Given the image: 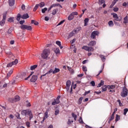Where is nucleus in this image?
<instances>
[{
  "label": "nucleus",
  "mask_w": 128,
  "mask_h": 128,
  "mask_svg": "<svg viewBox=\"0 0 128 128\" xmlns=\"http://www.w3.org/2000/svg\"><path fill=\"white\" fill-rule=\"evenodd\" d=\"M50 50L49 48L44 49L42 54V58L44 60H48L50 58Z\"/></svg>",
  "instance_id": "obj_1"
},
{
  "label": "nucleus",
  "mask_w": 128,
  "mask_h": 128,
  "mask_svg": "<svg viewBox=\"0 0 128 128\" xmlns=\"http://www.w3.org/2000/svg\"><path fill=\"white\" fill-rule=\"evenodd\" d=\"M21 114H22V116H29L30 120H32L33 116L32 111H30V110H23L22 111Z\"/></svg>",
  "instance_id": "obj_2"
},
{
  "label": "nucleus",
  "mask_w": 128,
  "mask_h": 128,
  "mask_svg": "<svg viewBox=\"0 0 128 128\" xmlns=\"http://www.w3.org/2000/svg\"><path fill=\"white\" fill-rule=\"evenodd\" d=\"M30 16H28V14H24L23 16H21L20 14H18L17 15V20H20V18H23V20H26V18H28Z\"/></svg>",
  "instance_id": "obj_3"
},
{
  "label": "nucleus",
  "mask_w": 128,
  "mask_h": 128,
  "mask_svg": "<svg viewBox=\"0 0 128 128\" xmlns=\"http://www.w3.org/2000/svg\"><path fill=\"white\" fill-rule=\"evenodd\" d=\"M78 13L76 12H72L68 16V20H74V16H78Z\"/></svg>",
  "instance_id": "obj_4"
},
{
  "label": "nucleus",
  "mask_w": 128,
  "mask_h": 128,
  "mask_svg": "<svg viewBox=\"0 0 128 128\" xmlns=\"http://www.w3.org/2000/svg\"><path fill=\"white\" fill-rule=\"evenodd\" d=\"M44 2H41L39 4H36L33 10L34 12H36L38 10V6H40V8H44Z\"/></svg>",
  "instance_id": "obj_5"
},
{
  "label": "nucleus",
  "mask_w": 128,
  "mask_h": 128,
  "mask_svg": "<svg viewBox=\"0 0 128 128\" xmlns=\"http://www.w3.org/2000/svg\"><path fill=\"white\" fill-rule=\"evenodd\" d=\"M112 15L113 16V18H114V20H116L117 22H120L122 20V17L118 16V14L116 13H113L112 14Z\"/></svg>",
  "instance_id": "obj_6"
},
{
  "label": "nucleus",
  "mask_w": 128,
  "mask_h": 128,
  "mask_svg": "<svg viewBox=\"0 0 128 128\" xmlns=\"http://www.w3.org/2000/svg\"><path fill=\"white\" fill-rule=\"evenodd\" d=\"M121 96H122V98H126V96H128V89H126V88L124 87L123 88V90L121 93Z\"/></svg>",
  "instance_id": "obj_7"
},
{
  "label": "nucleus",
  "mask_w": 128,
  "mask_h": 128,
  "mask_svg": "<svg viewBox=\"0 0 128 128\" xmlns=\"http://www.w3.org/2000/svg\"><path fill=\"white\" fill-rule=\"evenodd\" d=\"M82 49L87 52H94V48L92 47H90L86 46H82Z\"/></svg>",
  "instance_id": "obj_8"
},
{
  "label": "nucleus",
  "mask_w": 128,
  "mask_h": 128,
  "mask_svg": "<svg viewBox=\"0 0 128 128\" xmlns=\"http://www.w3.org/2000/svg\"><path fill=\"white\" fill-rule=\"evenodd\" d=\"M79 31H80V30L78 28H77L76 30H73L72 32H71L69 34L68 38H72V36H74V34L78 32Z\"/></svg>",
  "instance_id": "obj_9"
},
{
  "label": "nucleus",
  "mask_w": 128,
  "mask_h": 128,
  "mask_svg": "<svg viewBox=\"0 0 128 128\" xmlns=\"http://www.w3.org/2000/svg\"><path fill=\"white\" fill-rule=\"evenodd\" d=\"M60 96H58L56 99L54 100V102H52V106H56V104H60Z\"/></svg>",
  "instance_id": "obj_10"
},
{
  "label": "nucleus",
  "mask_w": 128,
  "mask_h": 128,
  "mask_svg": "<svg viewBox=\"0 0 128 128\" xmlns=\"http://www.w3.org/2000/svg\"><path fill=\"white\" fill-rule=\"evenodd\" d=\"M6 14H4L3 15V18L0 22V25L2 26L6 24Z\"/></svg>",
  "instance_id": "obj_11"
},
{
  "label": "nucleus",
  "mask_w": 128,
  "mask_h": 128,
  "mask_svg": "<svg viewBox=\"0 0 128 128\" xmlns=\"http://www.w3.org/2000/svg\"><path fill=\"white\" fill-rule=\"evenodd\" d=\"M96 36H98V32L94 31L93 32H92V33L91 34L92 38H96Z\"/></svg>",
  "instance_id": "obj_12"
},
{
  "label": "nucleus",
  "mask_w": 128,
  "mask_h": 128,
  "mask_svg": "<svg viewBox=\"0 0 128 128\" xmlns=\"http://www.w3.org/2000/svg\"><path fill=\"white\" fill-rule=\"evenodd\" d=\"M71 84H72V82H70V80H68L66 83V88L67 90H70V86Z\"/></svg>",
  "instance_id": "obj_13"
},
{
  "label": "nucleus",
  "mask_w": 128,
  "mask_h": 128,
  "mask_svg": "<svg viewBox=\"0 0 128 128\" xmlns=\"http://www.w3.org/2000/svg\"><path fill=\"white\" fill-rule=\"evenodd\" d=\"M37 80L38 76L34 75L32 76V78L30 79V82H36Z\"/></svg>",
  "instance_id": "obj_14"
},
{
  "label": "nucleus",
  "mask_w": 128,
  "mask_h": 128,
  "mask_svg": "<svg viewBox=\"0 0 128 128\" xmlns=\"http://www.w3.org/2000/svg\"><path fill=\"white\" fill-rule=\"evenodd\" d=\"M5 52L6 54H8L9 56V58H12L13 55H12V53L10 52V50H8H8H5Z\"/></svg>",
  "instance_id": "obj_15"
},
{
  "label": "nucleus",
  "mask_w": 128,
  "mask_h": 128,
  "mask_svg": "<svg viewBox=\"0 0 128 128\" xmlns=\"http://www.w3.org/2000/svg\"><path fill=\"white\" fill-rule=\"evenodd\" d=\"M12 72H14V70L12 69L7 74V76H6L7 78H10V76H12Z\"/></svg>",
  "instance_id": "obj_16"
},
{
  "label": "nucleus",
  "mask_w": 128,
  "mask_h": 128,
  "mask_svg": "<svg viewBox=\"0 0 128 128\" xmlns=\"http://www.w3.org/2000/svg\"><path fill=\"white\" fill-rule=\"evenodd\" d=\"M96 41H92L88 44V46H96Z\"/></svg>",
  "instance_id": "obj_17"
},
{
  "label": "nucleus",
  "mask_w": 128,
  "mask_h": 128,
  "mask_svg": "<svg viewBox=\"0 0 128 128\" xmlns=\"http://www.w3.org/2000/svg\"><path fill=\"white\" fill-rule=\"evenodd\" d=\"M48 112H46L44 113V116L43 118V120L41 122V123L42 124V122H44V120H46V118H48Z\"/></svg>",
  "instance_id": "obj_18"
},
{
  "label": "nucleus",
  "mask_w": 128,
  "mask_h": 128,
  "mask_svg": "<svg viewBox=\"0 0 128 128\" xmlns=\"http://www.w3.org/2000/svg\"><path fill=\"white\" fill-rule=\"evenodd\" d=\"M8 4L10 6H12L14 4V0H8Z\"/></svg>",
  "instance_id": "obj_19"
},
{
  "label": "nucleus",
  "mask_w": 128,
  "mask_h": 128,
  "mask_svg": "<svg viewBox=\"0 0 128 128\" xmlns=\"http://www.w3.org/2000/svg\"><path fill=\"white\" fill-rule=\"evenodd\" d=\"M106 88L109 90H114L116 88V86H114V85H112V86L108 85L106 86Z\"/></svg>",
  "instance_id": "obj_20"
},
{
  "label": "nucleus",
  "mask_w": 128,
  "mask_h": 128,
  "mask_svg": "<svg viewBox=\"0 0 128 128\" xmlns=\"http://www.w3.org/2000/svg\"><path fill=\"white\" fill-rule=\"evenodd\" d=\"M20 100V96H16L14 98V102H18L19 100Z\"/></svg>",
  "instance_id": "obj_21"
},
{
  "label": "nucleus",
  "mask_w": 128,
  "mask_h": 128,
  "mask_svg": "<svg viewBox=\"0 0 128 128\" xmlns=\"http://www.w3.org/2000/svg\"><path fill=\"white\" fill-rule=\"evenodd\" d=\"M57 72H60V68H55V70H54L53 74H56Z\"/></svg>",
  "instance_id": "obj_22"
},
{
  "label": "nucleus",
  "mask_w": 128,
  "mask_h": 128,
  "mask_svg": "<svg viewBox=\"0 0 128 128\" xmlns=\"http://www.w3.org/2000/svg\"><path fill=\"white\" fill-rule=\"evenodd\" d=\"M104 80H102L98 84V88H100L102 86H104Z\"/></svg>",
  "instance_id": "obj_23"
},
{
  "label": "nucleus",
  "mask_w": 128,
  "mask_h": 128,
  "mask_svg": "<svg viewBox=\"0 0 128 128\" xmlns=\"http://www.w3.org/2000/svg\"><path fill=\"white\" fill-rule=\"evenodd\" d=\"M36 68H38V65L35 64L32 66H31L30 70H36Z\"/></svg>",
  "instance_id": "obj_24"
},
{
  "label": "nucleus",
  "mask_w": 128,
  "mask_h": 128,
  "mask_svg": "<svg viewBox=\"0 0 128 128\" xmlns=\"http://www.w3.org/2000/svg\"><path fill=\"white\" fill-rule=\"evenodd\" d=\"M124 24H128V16H126L124 17Z\"/></svg>",
  "instance_id": "obj_25"
},
{
  "label": "nucleus",
  "mask_w": 128,
  "mask_h": 128,
  "mask_svg": "<svg viewBox=\"0 0 128 128\" xmlns=\"http://www.w3.org/2000/svg\"><path fill=\"white\" fill-rule=\"evenodd\" d=\"M84 26H88V18H86L84 20Z\"/></svg>",
  "instance_id": "obj_26"
},
{
  "label": "nucleus",
  "mask_w": 128,
  "mask_h": 128,
  "mask_svg": "<svg viewBox=\"0 0 128 128\" xmlns=\"http://www.w3.org/2000/svg\"><path fill=\"white\" fill-rule=\"evenodd\" d=\"M56 44H58V46H60V48L62 50V46L61 44H60V41H56Z\"/></svg>",
  "instance_id": "obj_27"
},
{
  "label": "nucleus",
  "mask_w": 128,
  "mask_h": 128,
  "mask_svg": "<svg viewBox=\"0 0 128 128\" xmlns=\"http://www.w3.org/2000/svg\"><path fill=\"white\" fill-rule=\"evenodd\" d=\"M26 30H32V26L26 25Z\"/></svg>",
  "instance_id": "obj_28"
},
{
  "label": "nucleus",
  "mask_w": 128,
  "mask_h": 128,
  "mask_svg": "<svg viewBox=\"0 0 128 128\" xmlns=\"http://www.w3.org/2000/svg\"><path fill=\"white\" fill-rule=\"evenodd\" d=\"M118 0H114L112 4V5L110 6V8H112L116 4V2H118Z\"/></svg>",
  "instance_id": "obj_29"
},
{
  "label": "nucleus",
  "mask_w": 128,
  "mask_h": 128,
  "mask_svg": "<svg viewBox=\"0 0 128 128\" xmlns=\"http://www.w3.org/2000/svg\"><path fill=\"white\" fill-rule=\"evenodd\" d=\"M82 70H83V72H85V74H86V72H88V68H86V66H82Z\"/></svg>",
  "instance_id": "obj_30"
},
{
  "label": "nucleus",
  "mask_w": 128,
  "mask_h": 128,
  "mask_svg": "<svg viewBox=\"0 0 128 128\" xmlns=\"http://www.w3.org/2000/svg\"><path fill=\"white\" fill-rule=\"evenodd\" d=\"M20 28L22 30H26V25H24V24H22L20 26Z\"/></svg>",
  "instance_id": "obj_31"
},
{
  "label": "nucleus",
  "mask_w": 128,
  "mask_h": 128,
  "mask_svg": "<svg viewBox=\"0 0 128 128\" xmlns=\"http://www.w3.org/2000/svg\"><path fill=\"white\" fill-rule=\"evenodd\" d=\"M120 120V116L118 114L116 115V122H118V120Z\"/></svg>",
  "instance_id": "obj_32"
},
{
  "label": "nucleus",
  "mask_w": 128,
  "mask_h": 128,
  "mask_svg": "<svg viewBox=\"0 0 128 128\" xmlns=\"http://www.w3.org/2000/svg\"><path fill=\"white\" fill-rule=\"evenodd\" d=\"M8 22H14V18L10 17L9 18H8Z\"/></svg>",
  "instance_id": "obj_33"
},
{
  "label": "nucleus",
  "mask_w": 128,
  "mask_h": 128,
  "mask_svg": "<svg viewBox=\"0 0 128 128\" xmlns=\"http://www.w3.org/2000/svg\"><path fill=\"white\" fill-rule=\"evenodd\" d=\"M12 64H13V66H14V64H16L18 62V60L16 59L14 60V61L12 62Z\"/></svg>",
  "instance_id": "obj_34"
},
{
  "label": "nucleus",
  "mask_w": 128,
  "mask_h": 128,
  "mask_svg": "<svg viewBox=\"0 0 128 128\" xmlns=\"http://www.w3.org/2000/svg\"><path fill=\"white\" fill-rule=\"evenodd\" d=\"M48 10V8H44L42 10V14H45V12Z\"/></svg>",
  "instance_id": "obj_35"
},
{
  "label": "nucleus",
  "mask_w": 128,
  "mask_h": 128,
  "mask_svg": "<svg viewBox=\"0 0 128 128\" xmlns=\"http://www.w3.org/2000/svg\"><path fill=\"white\" fill-rule=\"evenodd\" d=\"M108 26H114V22L110 20L108 22Z\"/></svg>",
  "instance_id": "obj_36"
},
{
  "label": "nucleus",
  "mask_w": 128,
  "mask_h": 128,
  "mask_svg": "<svg viewBox=\"0 0 128 128\" xmlns=\"http://www.w3.org/2000/svg\"><path fill=\"white\" fill-rule=\"evenodd\" d=\"M55 53L58 54H60V49L58 48H56L54 50Z\"/></svg>",
  "instance_id": "obj_37"
},
{
  "label": "nucleus",
  "mask_w": 128,
  "mask_h": 128,
  "mask_svg": "<svg viewBox=\"0 0 128 128\" xmlns=\"http://www.w3.org/2000/svg\"><path fill=\"white\" fill-rule=\"evenodd\" d=\"M58 114H60V110H55V113H54L55 116H58Z\"/></svg>",
  "instance_id": "obj_38"
},
{
  "label": "nucleus",
  "mask_w": 128,
  "mask_h": 128,
  "mask_svg": "<svg viewBox=\"0 0 128 128\" xmlns=\"http://www.w3.org/2000/svg\"><path fill=\"white\" fill-rule=\"evenodd\" d=\"M14 66V65H13L12 62H11L8 64L7 68H11V66Z\"/></svg>",
  "instance_id": "obj_39"
},
{
  "label": "nucleus",
  "mask_w": 128,
  "mask_h": 128,
  "mask_svg": "<svg viewBox=\"0 0 128 128\" xmlns=\"http://www.w3.org/2000/svg\"><path fill=\"white\" fill-rule=\"evenodd\" d=\"M64 22V20H62L60 22L58 25L57 26H60L61 24H62Z\"/></svg>",
  "instance_id": "obj_40"
},
{
  "label": "nucleus",
  "mask_w": 128,
  "mask_h": 128,
  "mask_svg": "<svg viewBox=\"0 0 128 128\" xmlns=\"http://www.w3.org/2000/svg\"><path fill=\"white\" fill-rule=\"evenodd\" d=\"M72 116L74 117V120H76V115L74 113H72Z\"/></svg>",
  "instance_id": "obj_41"
},
{
  "label": "nucleus",
  "mask_w": 128,
  "mask_h": 128,
  "mask_svg": "<svg viewBox=\"0 0 128 128\" xmlns=\"http://www.w3.org/2000/svg\"><path fill=\"white\" fill-rule=\"evenodd\" d=\"M32 74H34V72H31L30 76L25 78L26 80H28V78H30V76H32Z\"/></svg>",
  "instance_id": "obj_42"
},
{
  "label": "nucleus",
  "mask_w": 128,
  "mask_h": 128,
  "mask_svg": "<svg viewBox=\"0 0 128 128\" xmlns=\"http://www.w3.org/2000/svg\"><path fill=\"white\" fill-rule=\"evenodd\" d=\"M47 74H54V70L52 69H50L49 72H47Z\"/></svg>",
  "instance_id": "obj_43"
},
{
  "label": "nucleus",
  "mask_w": 128,
  "mask_h": 128,
  "mask_svg": "<svg viewBox=\"0 0 128 128\" xmlns=\"http://www.w3.org/2000/svg\"><path fill=\"white\" fill-rule=\"evenodd\" d=\"M76 38H74L72 40H71L70 42V43L71 44H74V42H76Z\"/></svg>",
  "instance_id": "obj_44"
},
{
  "label": "nucleus",
  "mask_w": 128,
  "mask_h": 128,
  "mask_svg": "<svg viewBox=\"0 0 128 128\" xmlns=\"http://www.w3.org/2000/svg\"><path fill=\"white\" fill-rule=\"evenodd\" d=\"M79 122L80 124H84V121H82V117L80 118Z\"/></svg>",
  "instance_id": "obj_45"
},
{
  "label": "nucleus",
  "mask_w": 128,
  "mask_h": 128,
  "mask_svg": "<svg viewBox=\"0 0 128 128\" xmlns=\"http://www.w3.org/2000/svg\"><path fill=\"white\" fill-rule=\"evenodd\" d=\"M82 98H84L82 97H80L78 100L79 104H82Z\"/></svg>",
  "instance_id": "obj_46"
},
{
  "label": "nucleus",
  "mask_w": 128,
  "mask_h": 128,
  "mask_svg": "<svg viewBox=\"0 0 128 128\" xmlns=\"http://www.w3.org/2000/svg\"><path fill=\"white\" fill-rule=\"evenodd\" d=\"M90 84H92V86H96V83L94 82V81L91 82Z\"/></svg>",
  "instance_id": "obj_47"
},
{
  "label": "nucleus",
  "mask_w": 128,
  "mask_h": 128,
  "mask_svg": "<svg viewBox=\"0 0 128 128\" xmlns=\"http://www.w3.org/2000/svg\"><path fill=\"white\" fill-rule=\"evenodd\" d=\"M56 14V10H54L52 12V14L54 16Z\"/></svg>",
  "instance_id": "obj_48"
},
{
  "label": "nucleus",
  "mask_w": 128,
  "mask_h": 128,
  "mask_svg": "<svg viewBox=\"0 0 128 128\" xmlns=\"http://www.w3.org/2000/svg\"><path fill=\"white\" fill-rule=\"evenodd\" d=\"M26 106H30V102H28V101H27L26 102Z\"/></svg>",
  "instance_id": "obj_49"
},
{
  "label": "nucleus",
  "mask_w": 128,
  "mask_h": 128,
  "mask_svg": "<svg viewBox=\"0 0 128 128\" xmlns=\"http://www.w3.org/2000/svg\"><path fill=\"white\" fill-rule=\"evenodd\" d=\"M128 112V108H125L124 110V114L126 116V113Z\"/></svg>",
  "instance_id": "obj_50"
},
{
  "label": "nucleus",
  "mask_w": 128,
  "mask_h": 128,
  "mask_svg": "<svg viewBox=\"0 0 128 128\" xmlns=\"http://www.w3.org/2000/svg\"><path fill=\"white\" fill-rule=\"evenodd\" d=\"M21 8L23 10H26V6H24V4H22Z\"/></svg>",
  "instance_id": "obj_51"
},
{
  "label": "nucleus",
  "mask_w": 128,
  "mask_h": 128,
  "mask_svg": "<svg viewBox=\"0 0 128 128\" xmlns=\"http://www.w3.org/2000/svg\"><path fill=\"white\" fill-rule=\"evenodd\" d=\"M88 62V60H84L82 62V64H86V62Z\"/></svg>",
  "instance_id": "obj_52"
},
{
  "label": "nucleus",
  "mask_w": 128,
  "mask_h": 128,
  "mask_svg": "<svg viewBox=\"0 0 128 128\" xmlns=\"http://www.w3.org/2000/svg\"><path fill=\"white\" fill-rule=\"evenodd\" d=\"M104 0H99V4H104Z\"/></svg>",
  "instance_id": "obj_53"
},
{
  "label": "nucleus",
  "mask_w": 128,
  "mask_h": 128,
  "mask_svg": "<svg viewBox=\"0 0 128 128\" xmlns=\"http://www.w3.org/2000/svg\"><path fill=\"white\" fill-rule=\"evenodd\" d=\"M16 116L17 118L20 119V114L16 113Z\"/></svg>",
  "instance_id": "obj_54"
},
{
  "label": "nucleus",
  "mask_w": 128,
  "mask_h": 128,
  "mask_svg": "<svg viewBox=\"0 0 128 128\" xmlns=\"http://www.w3.org/2000/svg\"><path fill=\"white\" fill-rule=\"evenodd\" d=\"M90 90H88L87 92H86L84 94V96H86V94H90Z\"/></svg>",
  "instance_id": "obj_55"
},
{
  "label": "nucleus",
  "mask_w": 128,
  "mask_h": 128,
  "mask_svg": "<svg viewBox=\"0 0 128 128\" xmlns=\"http://www.w3.org/2000/svg\"><path fill=\"white\" fill-rule=\"evenodd\" d=\"M78 78H82V76H84V73L80 74H78Z\"/></svg>",
  "instance_id": "obj_56"
},
{
  "label": "nucleus",
  "mask_w": 128,
  "mask_h": 128,
  "mask_svg": "<svg viewBox=\"0 0 128 128\" xmlns=\"http://www.w3.org/2000/svg\"><path fill=\"white\" fill-rule=\"evenodd\" d=\"M114 12H118V8H114Z\"/></svg>",
  "instance_id": "obj_57"
},
{
  "label": "nucleus",
  "mask_w": 128,
  "mask_h": 128,
  "mask_svg": "<svg viewBox=\"0 0 128 128\" xmlns=\"http://www.w3.org/2000/svg\"><path fill=\"white\" fill-rule=\"evenodd\" d=\"M44 20H46V22H48V20H50V18L48 16H45Z\"/></svg>",
  "instance_id": "obj_58"
},
{
  "label": "nucleus",
  "mask_w": 128,
  "mask_h": 128,
  "mask_svg": "<svg viewBox=\"0 0 128 128\" xmlns=\"http://www.w3.org/2000/svg\"><path fill=\"white\" fill-rule=\"evenodd\" d=\"M30 122H26V126H28V128H30Z\"/></svg>",
  "instance_id": "obj_59"
},
{
  "label": "nucleus",
  "mask_w": 128,
  "mask_h": 128,
  "mask_svg": "<svg viewBox=\"0 0 128 128\" xmlns=\"http://www.w3.org/2000/svg\"><path fill=\"white\" fill-rule=\"evenodd\" d=\"M100 58H102V60H104L105 58H104V56L101 55V56H100Z\"/></svg>",
  "instance_id": "obj_60"
},
{
  "label": "nucleus",
  "mask_w": 128,
  "mask_h": 128,
  "mask_svg": "<svg viewBox=\"0 0 128 128\" xmlns=\"http://www.w3.org/2000/svg\"><path fill=\"white\" fill-rule=\"evenodd\" d=\"M20 24H24V20H20Z\"/></svg>",
  "instance_id": "obj_61"
},
{
  "label": "nucleus",
  "mask_w": 128,
  "mask_h": 128,
  "mask_svg": "<svg viewBox=\"0 0 128 128\" xmlns=\"http://www.w3.org/2000/svg\"><path fill=\"white\" fill-rule=\"evenodd\" d=\"M114 115H112L110 118V120H114Z\"/></svg>",
  "instance_id": "obj_62"
},
{
  "label": "nucleus",
  "mask_w": 128,
  "mask_h": 128,
  "mask_svg": "<svg viewBox=\"0 0 128 128\" xmlns=\"http://www.w3.org/2000/svg\"><path fill=\"white\" fill-rule=\"evenodd\" d=\"M14 44V40H12L10 42V44Z\"/></svg>",
  "instance_id": "obj_63"
},
{
  "label": "nucleus",
  "mask_w": 128,
  "mask_h": 128,
  "mask_svg": "<svg viewBox=\"0 0 128 128\" xmlns=\"http://www.w3.org/2000/svg\"><path fill=\"white\" fill-rule=\"evenodd\" d=\"M72 122H74V121L72 120L70 121V120H68V124H72Z\"/></svg>",
  "instance_id": "obj_64"
}]
</instances>
